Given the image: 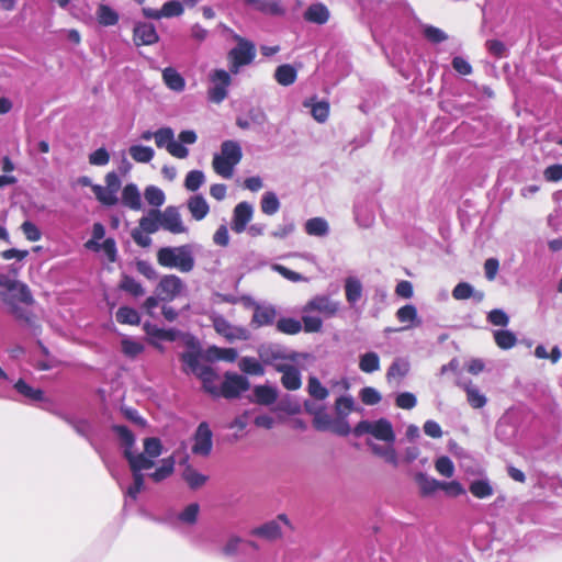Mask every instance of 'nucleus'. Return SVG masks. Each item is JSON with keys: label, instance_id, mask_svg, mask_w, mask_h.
<instances>
[{"label": "nucleus", "instance_id": "nucleus-56", "mask_svg": "<svg viewBox=\"0 0 562 562\" xmlns=\"http://www.w3.org/2000/svg\"><path fill=\"white\" fill-rule=\"evenodd\" d=\"M204 182V175L201 170H191L184 179V187L191 192H195Z\"/></svg>", "mask_w": 562, "mask_h": 562}, {"label": "nucleus", "instance_id": "nucleus-9", "mask_svg": "<svg viewBox=\"0 0 562 562\" xmlns=\"http://www.w3.org/2000/svg\"><path fill=\"white\" fill-rule=\"evenodd\" d=\"M160 227L171 234H182L187 232V227L183 225L181 215L178 207L167 206L164 211H160Z\"/></svg>", "mask_w": 562, "mask_h": 562}, {"label": "nucleus", "instance_id": "nucleus-58", "mask_svg": "<svg viewBox=\"0 0 562 562\" xmlns=\"http://www.w3.org/2000/svg\"><path fill=\"white\" fill-rule=\"evenodd\" d=\"M162 452V445L159 438L148 437L144 440V453L155 459Z\"/></svg>", "mask_w": 562, "mask_h": 562}, {"label": "nucleus", "instance_id": "nucleus-37", "mask_svg": "<svg viewBox=\"0 0 562 562\" xmlns=\"http://www.w3.org/2000/svg\"><path fill=\"white\" fill-rule=\"evenodd\" d=\"M277 330L285 335H296L302 330V323L292 317H282L276 324Z\"/></svg>", "mask_w": 562, "mask_h": 562}, {"label": "nucleus", "instance_id": "nucleus-36", "mask_svg": "<svg viewBox=\"0 0 562 562\" xmlns=\"http://www.w3.org/2000/svg\"><path fill=\"white\" fill-rule=\"evenodd\" d=\"M182 476H183V480L187 482V484L192 490L200 488L207 481V476L206 475L198 472L196 470H194L190 465L184 469V471L182 473Z\"/></svg>", "mask_w": 562, "mask_h": 562}, {"label": "nucleus", "instance_id": "nucleus-13", "mask_svg": "<svg viewBox=\"0 0 562 562\" xmlns=\"http://www.w3.org/2000/svg\"><path fill=\"white\" fill-rule=\"evenodd\" d=\"M252 214L254 210L251 204L245 201L238 203L233 212L232 229L237 234L243 233L251 221Z\"/></svg>", "mask_w": 562, "mask_h": 562}, {"label": "nucleus", "instance_id": "nucleus-7", "mask_svg": "<svg viewBox=\"0 0 562 562\" xmlns=\"http://www.w3.org/2000/svg\"><path fill=\"white\" fill-rule=\"evenodd\" d=\"M183 281L176 274L164 276L156 286V295L160 301H173L183 290Z\"/></svg>", "mask_w": 562, "mask_h": 562}, {"label": "nucleus", "instance_id": "nucleus-47", "mask_svg": "<svg viewBox=\"0 0 562 562\" xmlns=\"http://www.w3.org/2000/svg\"><path fill=\"white\" fill-rule=\"evenodd\" d=\"M305 231L312 236H324L328 232V224L322 217H313L306 222Z\"/></svg>", "mask_w": 562, "mask_h": 562}, {"label": "nucleus", "instance_id": "nucleus-24", "mask_svg": "<svg viewBox=\"0 0 562 562\" xmlns=\"http://www.w3.org/2000/svg\"><path fill=\"white\" fill-rule=\"evenodd\" d=\"M160 210L151 209L146 216L139 220L138 227L146 234H155L160 227Z\"/></svg>", "mask_w": 562, "mask_h": 562}, {"label": "nucleus", "instance_id": "nucleus-2", "mask_svg": "<svg viewBox=\"0 0 562 562\" xmlns=\"http://www.w3.org/2000/svg\"><path fill=\"white\" fill-rule=\"evenodd\" d=\"M156 257L159 266L175 268L186 273L192 271L195 265L192 246L189 244L178 247H161Z\"/></svg>", "mask_w": 562, "mask_h": 562}, {"label": "nucleus", "instance_id": "nucleus-28", "mask_svg": "<svg viewBox=\"0 0 562 562\" xmlns=\"http://www.w3.org/2000/svg\"><path fill=\"white\" fill-rule=\"evenodd\" d=\"M254 396H255V402L260 405H271L278 398L276 389L268 386V385L255 386Z\"/></svg>", "mask_w": 562, "mask_h": 562}, {"label": "nucleus", "instance_id": "nucleus-8", "mask_svg": "<svg viewBox=\"0 0 562 562\" xmlns=\"http://www.w3.org/2000/svg\"><path fill=\"white\" fill-rule=\"evenodd\" d=\"M212 438L213 434L209 424L206 422L200 423L193 436L192 453L202 457L210 456L213 448Z\"/></svg>", "mask_w": 562, "mask_h": 562}, {"label": "nucleus", "instance_id": "nucleus-39", "mask_svg": "<svg viewBox=\"0 0 562 562\" xmlns=\"http://www.w3.org/2000/svg\"><path fill=\"white\" fill-rule=\"evenodd\" d=\"M494 340L497 347L503 350L510 349L517 344L516 335L513 331L505 329L495 330Z\"/></svg>", "mask_w": 562, "mask_h": 562}, {"label": "nucleus", "instance_id": "nucleus-38", "mask_svg": "<svg viewBox=\"0 0 562 562\" xmlns=\"http://www.w3.org/2000/svg\"><path fill=\"white\" fill-rule=\"evenodd\" d=\"M175 470V460L172 457L162 460V464L157 468L153 473L149 474V477L158 483L167 479L173 473Z\"/></svg>", "mask_w": 562, "mask_h": 562}, {"label": "nucleus", "instance_id": "nucleus-16", "mask_svg": "<svg viewBox=\"0 0 562 562\" xmlns=\"http://www.w3.org/2000/svg\"><path fill=\"white\" fill-rule=\"evenodd\" d=\"M132 473L143 474L142 471L149 470L155 465L154 459L146 453L134 454L133 451H124Z\"/></svg>", "mask_w": 562, "mask_h": 562}, {"label": "nucleus", "instance_id": "nucleus-30", "mask_svg": "<svg viewBox=\"0 0 562 562\" xmlns=\"http://www.w3.org/2000/svg\"><path fill=\"white\" fill-rule=\"evenodd\" d=\"M367 445L371 448V451L375 456L383 458L387 463L392 464L393 467L398 465L397 453L392 446L382 447L380 445L372 442L371 440H368Z\"/></svg>", "mask_w": 562, "mask_h": 562}, {"label": "nucleus", "instance_id": "nucleus-54", "mask_svg": "<svg viewBox=\"0 0 562 562\" xmlns=\"http://www.w3.org/2000/svg\"><path fill=\"white\" fill-rule=\"evenodd\" d=\"M353 406L351 396H340L335 401V412L339 418L347 417L353 411Z\"/></svg>", "mask_w": 562, "mask_h": 562}, {"label": "nucleus", "instance_id": "nucleus-25", "mask_svg": "<svg viewBox=\"0 0 562 562\" xmlns=\"http://www.w3.org/2000/svg\"><path fill=\"white\" fill-rule=\"evenodd\" d=\"M297 71L290 64H283L277 67L274 71L276 81L284 87L291 86L296 81Z\"/></svg>", "mask_w": 562, "mask_h": 562}, {"label": "nucleus", "instance_id": "nucleus-23", "mask_svg": "<svg viewBox=\"0 0 562 562\" xmlns=\"http://www.w3.org/2000/svg\"><path fill=\"white\" fill-rule=\"evenodd\" d=\"M188 210L195 221H202L210 212V206L205 199L198 194L188 200Z\"/></svg>", "mask_w": 562, "mask_h": 562}, {"label": "nucleus", "instance_id": "nucleus-46", "mask_svg": "<svg viewBox=\"0 0 562 562\" xmlns=\"http://www.w3.org/2000/svg\"><path fill=\"white\" fill-rule=\"evenodd\" d=\"M408 372V363L396 359L389 367L386 372V380L391 382L392 380H402Z\"/></svg>", "mask_w": 562, "mask_h": 562}, {"label": "nucleus", "instance_id": "nucleus-61", "mask_svg": "<svg viewBox=\"0 0 562 562\" xmlns=\"http://www.w3.org/2000/svg\"><path fill=\"white\" fill-rule=\"evenodd\" d=\"M154 138L157 147L167 148L168 144L173 139V131L170 127H161L154 133Z\"/></svg>", "mask_w": 562, "mask_h": 562}, {"label": "nucleus", "instance_id": "nucleus-48", "mask_svg": "<svg viewBox=\"0 0 562 562\" xmlns=\"http://www.w3.org/2000/svg\"><path fill=\"white\" fill-rule=\"evenodd\" d=\"M113 431L120 438L122 446H124V451H132L135 443V437L130 428L124 425H114Z\"/></svg>", "mask_w": 562, "mask_h": 562}, {"label": "nucleus", "instance_id": "nucleus-5", "mask_svg": "<svg viewBox=\"0 0 562 562\" xmlns=\"http://www.w3.org/2000/svg\"><path fill=\"white\" fill-rule=\"evenodd\" d=\"M250 383L244 375L235 372H226L220 387V396L224 398H237L243 392L249 390Z\"/></svg>", "mask_w": 562, "mask_h": 562}, {"label": "nucleus", "instance_id": "nucleus-50", "mask_svg": "<svg viewBox=\"0 0 562 562\" xmlns=\"http://www.w3.org/2000/svg\"><path fill=\"white\" fill-rule=\"evenodd\" d=\"M92 191L98 199L99 202H101L103 205L112 206L117 203V196L114 194L111 190H109L105 187L95 184L92 187Z\"/></svg>", "mask_w": 562, "mask_h": 562}, {"label": "nucleus", "instance_id": "nucleus-62", "mask_svg": "<svg viewBox=\"0 0 562 562\" xmlns=\"http://www.w3.org/2000/svg\"><path fill=\"white\" fill-rule=\"evenodd\" d=\"M435 468L437 472L446 477H451L454 473V465L450 458L443 456L436 460Z\"/></svg>", "mask_w": 562, "mask_h": 562}, {"label": "nucleus", "instance_id": "nucleus-59", "mask_svg": "<svg viewBox=\"0 0 562 562\" xmlns=\"http://www.w3.org/2000/svg\"><path fill=\"white\" fill-rule=\"evenodd\" d=\"M183 4L178 0L167 1L161 7L162 18L180 16L183 13Z\"/></svg>", "mask_w": 562, "mask_h": 562}, {"label": "nucleus", "instance_id": "nucleus-51", "mask_svg": "<svg viewBox=\"0 0 562 562\" xmlns=\"http://www.w3.org/2000/svg\"><path fill=\"white\" fill-rule=\"evenodd\" d=\"M469 491L476 498H486L493 494V487L485 480L473 481L469 486Z\"/></svg>", "mask_w": 562, "mask_h": 562}, {"label": "nucleus", "instance_id": "nucleus-10", "mask_svg": "<svg viewBox=\"0 0 562 562\" xmlns=\"http://www.w3.org/2000/svg\"><path fill=\"white\" fill-rule=\"evenodd\" d=\"M133 41L136 46H149L158 43L159 35L154 24L138 22L133 30Z\"/></svg>", "mask_w": 562, "mask_h": 562}, {"label": "nucleus", "instance_id": "nucleus-14", "mask_svg": "<svg viewBox=\"0 0 562 562\" xmlns=\"http://www.w3.org/2000/svg\"><path fill=\"white\" fill-rule=\"evenodd\" d=\"M276 370L282 373L281 383L289 391H296L302 385L301 373L293 364L280 363L276 364Z\"/></svg>", "mask_w": 562, "mask_h": 562}, {"label": "nucleus", "instance_id": "nucleus-53", "mask_svg": "<svg viewBox=\"0 0 562 562\" xmlns=\"http://www.w3.org/2000/svg\"><path fill=\"white\" fill-rule=\"evenodd\" d=\"M280 209V202L273 192H266L261 199V211L267 215L276 214Z\"/></svg>", "mask_w": 562, "mask_h": 562}, {"label": "nucleus", "instance_id": "nucleus-64", "mask_svg": "<svg viewBox=\"0 0 562 562\" xmlns=\"http://www.w3.org/2000/svg\"><path fill=\"white\" fill-rule=\"evenodd\" d=\"M487 321L494 326L505 327L509 323V317L503 310L495 308L488 312Z\"/></svg>", "mask_w": 562, "mask_h": 562}, {"label": "nucleus", "instance_id": "nucleus-19", "mask_svg": "<svg viewBox=\"0 0 562 562\" xmlns=\"http://www.w3.org/2000/svg\"><path fill=\"white\" fill-rule=\"evenodd\" d=\"M303 16L307 22L322 25L329 20L330 13L324 3L317 2L308 5Z\"/></svg>", "mask_w": 562, "mask_h": 562}, {"label": "nucleus", "instance_id": "nucleus-57", "mask_svg": "<svg viewBox=\"0 0 562 562\" xmlns=\"http://www.w3.org/2000/svg\"><path fill=\"white\" fill-rule=\"evenodd\" d=\"M145 330L148 335H151L160 340L173 341L177 339V331L173 329H162L156 326L145 325Z\"/></svg>", "mask_w": 562, "mask_h": 562}, {"label": "nucleus", "instance_id": "nucleus-17", "mask_svg": "<svg viewBox=\"0 0 562 562\" xmlns=\"http://www.w3.org/2000/svg\"><path fill=\"white\" fill-rule=\"evenodd\" d=\"M277 310L273 306L256 305L251 319V325L256 328L269 326L274 323Z\"/></svg>", "mask_w": 562, "mask_h": 562}, {"label": "nucleus", "instance_id": "nucleus-18", "mask_svg": "<svg viewBox=\"0 0 562 562\" xmlns=\"http://www.w3.org/2000/svg\"><path fill=\"white\" fill-rule=\"evenodd\" d=\"M371 435L385 442L393 443L395 441V434L392 424L386 418H380L379 420L372 422Z\"/></svg>", "mask_w": 562, "mask_h": 562}, {"label": "nucleus", "instance_id": "nucleus-43", "mask_svg": "<svg viewBox=\"0 0 562 562\" xmlns=\"http://www.w3.org/2000/svg\"><path fill=\"white\" fill-rule=\"evenodd\" d=\"M307 392L316 401H324L329 395L328 390L322 385L316 376L308 378Z\"/></svg>", "mask_w": 562, "mask_h": 562}, {"label": "nucleus", "instance_id": "nucleus-6", "mask_svg": "<svg viewBox=\"0 0 562 562\" xmlns=\"http://www.w3.org/2000/svg\"><path fill=\"white\" fill-rule=\"evenodd\" d=\"M280 521L286 526H291L290 520L285 514H279L276 519L269 520L250 530V535L265 539L267 541H276L282 537V529Z\"/></svg>", "mask_w": 562, "mask_h": 562}, {"label": "nucleus", "instance_id": "nucleus-1", "mask_svg": "<svg viewBox=\"0 0 562 562\" xmlns=\"http://www.w3.org/2000/svg\"><path fill=\"white\" fill-rule=\"evenodd\" d=\"M3 301L10 306L15 318L26 325H31V313L26 310L33 305V296L29 286L24 283L12 281L2 294Z\"/></svg>", "mask_w": 562, "mask_h": 562}, {"label": "nucleus", "instance_id": "nucleus-35", "mask_svg": "<svg viewBox=\"0 0 562 562\" xmlns=\"http://www.w3.org/2000/svg\"><path fill=\"white\" fill-rule=\"evenodd\" d=\"M98 22L103 26H112L119 22V14L109 5L100 4L97 10Z\"/></svg>", "mask_w": 562, "mask_h": 562}, {"label": "nucleus", "instance_id": "nucleus-12", "mask_svg": "<svg viewBox=\"0 0 562 562\" xmlns=\"http://www.w3.org/2000/svg\"><path fill=\"white\" fill-rule=\"evenodd\" d=\"M303 312H318L326 317H331L338 312V304L326 295H317L304 305Z\"/></svg>", "mask_w": 562, "mask_h": 562}, {"label": "nucleus", "instance_id": "nucleus-20", "mask_svg": "<svg viewBox=\"0 0 562 562\" xmlns=\"http://www.w3.org/2000/svg\"><path fill=\"white\" fill-rule=\"evenodd\" d=\"M122 203L133 211H139L142 209V196L136 184L128 183L123 188Z\"/></svg>", "mask_w": 562, "mask_h": 562}, {"label": "nucleus", "instance_id": "nucleus-22", "mask_svg": "<svg viewBox=\"0 0 562 562\" xmlns=\"http://www.w3.org/2000/svg\"><path fill=\"white\" fill-rule=\"evenodd\" d=\"M245 4L254 7L256 10L270 15H283L285 10L279 1L273 0H244Z\"/></svg>", "mask_w": 562, "mask_h": 562}, {"label": "nucleus", "instance_id": "nucleus-42", "mask_svg": "<svg viewBox=\"0 0 562 562\" xmlns=\"http://www.w3.org/2000/svg\"><path fill=\"white\" fill-rule=\"evenodd\" d=\"M115 317L120 324L138 325L140 322L137 311L128 306L120 307L116 311Z\"/></svg>", "mask_w": 562, "mask_h": 562}, {"label": "nucleus", "instance_id": "nucleus-27", "mask_svg": "<svg viewBox=\"0 0 562 562\" xmlns=\"http://www.w3.org/2000/svg\"><path fill=\"white\" fill-rule=\"evenodd\" d=\"M396 318L400 323L408 324L405 328L418 326L420 321L418 319L417 308L413 304H406L400 307L396 312Z\"/></svg>", "mask_w": 562, "mask_h": 562}, {"label": "nucleus", "instance_id": "nucleus-31", "mask_svg": "<svg viewBox=\"0 0 562 562\" xmlns=\"http://www.w3.org/2000/svg\"><path fill=\"white\" fill-rule=\"evenodd\" d=\"M231 162H239L243 158V153L239 144L234 140H225L221 145V153L217 154Z\"/></svg>", "mask_w": 562, "mask_h": 562}, {"label": "nucleus", "instance_id": "nucleus-29", "mask_svg": "<svg viewBox=\"0 0 562 562\" xmlns=\"http://www.w3.org/2000/svg\"><path fill=\"white\" fill-rule=\"evenodd\" d=\"M239 162H231L228 159L223 158L222 156L214 155L212 166L218 176L231 179L234 175V168Z\"/></svg>", "mask_w": 562, "mask_h": 562}, {"label": "nucleus", "instance_id": "nucleus-26", "mask_svg": "<svg viewBox=\"0 0 562 562\" xmlns=\"http://www.w3.org/2000/svg\"><path fill=\"white\" fill-rule=\"evenodd\" d=\"M162 79L165 85L173 91L180 92L186 87L183 77L172 67L162 70Z\"/></svg>", "mask_w": 562, "mask_h": 562}, {"label": "nucleus", "instance_id": "nucleus-33", "mask_svg": "<svg viewBox=\"0 0 562 562\" xmlns=\"http://www.w3.org/2000/svg\"><path fill=\"white\" fill-rule=\"evenodd\" d=\"M346 300L350 304L358 302L362 295L361 282L352 277H349L345 281Z\"/></svg>", "mask_w": 562, "mask_h": 562}, {"label": "nucleus", "instance_id": "nucleus-15", "mask_svg": "<svg viewBox=\"0 0 562 562\" xmlns=\"http://www.w3.org/2000/svg\"><path fill=\"white\" fill-rule=\"evenodd\" d=\"M211 319L215 331L226 339L234 340L244 337V329L234 327L224 316L213 315Z\"/></svg>", "mask_w": 562, "mask_h": 562}, {"label": "nucleus", "instance_id": "nucleus-60", "mask_svg": "<svg viewBox=\"0 0 562 562\" xmlns=\"http://www.w3.org/2000/svg\"><path fill=\"white\" fill-rule=\"evenodd\" d=\"M121 345L123 353L128 358H135L144 351V346L135 340L125 338L121 341Z\"/></svg>", "mask_w": 562, "mask_h": 562}, {"label": "nucleus", "instance_id": "nucleus-32", "mask_svg": "<svg viewBox=\"0 0 562 562\" xmlns=\"http://www.w3.org/2000/svg\"><path fill=\"white\" fill-rule=\"evenodd\" d=\"M462 389L467 394V401L472 408L479 409L486 405L487 398L471 383L462 384Z\"/></svg>", "mask_w": 562, "mask_h": 562}, {"label": "nucleus", "instance_id": "nucleus-41", "mask_svg": "<svg viewBox=\"0 0 562 562\" xmlns=\"http://www.w3.org/2000/svg\"><path fill=\"white\" fill-rule=\"evenodd\" d=\"M304 106H311L312 116L319 123H324L329 115V103L326 101H319L312 103L310 101L304 102Z\"/></svg>", "mask_w": 562, "mask_h": 562}, {"label": "nucleus", "instance_id": "nucleus-44", "mask_svg": "<svg viewBox=\"0 0 562 562\" xmlns=\"http://www.w3.org/2000/svg\"><path fill=\"white\" fill-rule=\"evenodd\" d=\"M145 200L154 209H158L165 203L166 196L161 189L155 186H148L144 192Z\"/></svg>", "mask_w": 562, "mask_h": 562}, {"label": "nucleus", "instance_id": "nucleus-63", "mask_svg": "<svg viewBox=\"0 0 562 562\" xmlns=\"http://www.w3.org/2000/svg\"><path fill=\"white\" fill-rule=\"evenodd\" d=\"M360 398L366 405H376L381 401L380 393L372 386H366L360 391Z\"/></svg>", "mask_w": 562, "mask_h": 562}, {"label": "nucleus", "instance_id": "nucleus-45", "mask_svg": "<svg viewBox=\"0 0 562 562\" xmlns=\"http://www.w3.org/2000/svg\"><path fill=\"white\" fill-rule=\"evenodd\" d=\"M239 369L250 375H263L265 373L262 364L252 357H244L239 362Z\"/></svg>", "mask_w": 562, "mask_h": 562}, {"label": "nucleus", "instance_id": "nucleus-40", "mask_svg": "<svg viewBox=\"0 0 562 562\" xmlns=\"http://www.w3.org/2000/svg\"><path fill=\"white\" fill-rule=\"evenodd\" d=\"M359 369L366 373H372L380 369V358L378 353L370 351L360 357Z\"/></svg>", "mask_w": 562, "mask_h": 562}, {"label": "nucleus", "instance_id": "nucleus-34", "mask_svg": "<svg viewBox=\"0 0 562 562\" xmlns=\"http://www.w3.org/2000/svg\"><path fill=\"white\" fill-rule=\"evenodd\" d=\"M415 480L420 487V493L423 496H429L441 487V482L437 481L436 479H430L422 472L416 474Z\"/></svg>", "mask_w": 562, "mask_h": 562}, {"label": "nucleus", "instance_id": "nucleus-49", "mask_svg": "<svg viewBox=\"0 0 562 562\" xmlns=\"http://www.w3.org/2000/svg\"><path fill=\"white\" fill-rule=\"evenodd\" d=\"M131 157L137 162H149L154 158V150L150 147L133 145L130 147Z\"/></svg>", "mask_w": 562, "mask_h": 562}, {"label": "nucleus", "instance_id": "nucleus-4", "mask_svg": "<svg viewBox=\"0 0 562 562\" xmlns=\"http://www.w3.org/2000/svg\"><path fill=\"white\" fill-rule=\"evenodd\" d=\"M212 87L207 90V99L213 103H221L227 97V88L232 83V77L229 72L224 69H215L210 75Z\"/></svg>", "mask_w": 562, "mask_h": 562}, {"label": "nucleus", "instance_id": "nucleus-55", "mask_svg": "<svg viewBox=\"0 0 562 562\" xmlns=\"http://www.w3.org/2000/svg\"><path fill=\"white\" fill-rule=\"evenodd\" d=\"M333 419L326 413V407H322L314 416H313V427L318 431L329 430L331 426Z\"/></svg>", "mask_w": 562, "mask_h": 562}, {"label": "nucleus", "instance_id": "nucleus-21", "mask_svg": "<svg viewBox=\"0 0 562 562\" xmlns=\"http://www.w3.org/2000/svg\"><path fill=\"white\" fill-rule=\"evenodd\" d=\"M196 376L202 381L203 390L206 393L220 396V389L215 384L217 374L210 366H203Z\"/></svg>", "mask_w": 562, "mask_h": 562}, {"label": "nucleus", "instance_id": "nucleus-11", "mask_svg": "<svg viewBox=\"0 0 562 562\" xmlns=\"http://www.w3.org/2000/svg\"><path fill=\"white\" fill-rule=\"evenodd\" d=\"M187 346L191 350L182 352L180 355V360L188 367V369H183V371L187 373L191 372V373L198 375L199 371L203 367V366H200V358H201L200 344L196 339L191 338L187 341Z\"/></svg>", "mask_w": 562, "mask_h": 562}, {"label": "nucleus", "instance_id": "nucleus-3", "mask_svg": "<svg viewBox=\"0 0 562 562\" xmlns=\"http://www.w3.org/2000/svg\"><path fill=\"white\" fill-rule=\"evenodd\" d=\"M235 38L237 45L227 55L229 71L234 75L239 72L240 67L251 64L256 57L254 43L238 35Z\"/></svg>", "mask_w": 562, "mask_h": 562}, {"label": "nucleus", "instance_id": "nucleus-52", "mask_svg": "<svg viewBox=\"0 0 562 562\" xmlns=\"http://www.w3.org/2000/svg\"><path fill=\"white\" fill-rule=\"evenodd\" d=\"M120 289L132 294L133 296H140L144 294V289L142 284L136 281L133 277L127 274H123Z\"/></svg>", "mask_w": 562, "mask_h": 562}]
</instances>
